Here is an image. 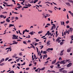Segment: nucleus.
Segmentation results:
<instances>
[{"instance_id":"obj_1","label":"nucleus","mask_w":73,"mask_h":73,"mask_svg":"<svg viewBox=\"0 0 73 73\" xmlns=\"http://www.w3.org/2000/svg\"><path fill=\"white\" fill-rule=\"evenodd\" d=\"M65 60H63L61 61L60 62V64H63V65H64L65 64Z\"/></svg>"},{"instance_id":"obj_2","label":"nucleus","mask_w":73,"mask_h":73,"mask_svg":"<svg viewBox=\"0 0 73 73\" xmlns=\"http://www.w3.org/2000/svg\"><path fill=\"white\" fill-rule=\"evenodd\" d=\"M13 37H12V38L13 39H19V38H17V36H16V35H13Z\"/></svg>"},{"instance_id":"obj_3","label":"nucleus","mask_w":73,"mask_h":73,"mask_svg":"<svg viewBox=\"0 0 73 73\" xmlns=\"http://www.w3.org/2000/svg\"><path fill=\"white\" fill-rule=\"evenodd\" d=\"M72 65V63H70L69 64H68L66 66V67H70V66H71Z\"/></svg>"},{"instance_id":"obj_4","label":"nucleus","mask_w":73,"mask_h":73,"mask_svg":"<svg viewBox=\"0 0 73 73\" xmlns=\"http://www.w3.org/2000/svg\"><path fill=\"white\" fill-rule=\"evenodd\" d=\"M56 42H58V43H60L61 41V40H60L59 38H57L56 39Z\"/></svg>"},{"instance_id":"obj_5","label":"nucleus","mask_w":73,"mask_h":73,"mask_svg":"<svg viewBox=\"0 0 73 73\" xmlns=\"http://www.w3.org/2000/svg\"><path fill=\"white\" fill-rule=\"evenodd\" d=\"M66 4L68 6H69L70 7H71V5L69 2H66Z\"/></svg>"},{"instance_id":"obj_6","label":"nucleus","mask_w":73,"mask_h":73,"mask_svg":"<svg viewBox=\"0 0 73 73\" xmlns=\"http://www.w3.org/2000/svg\"><path fill=\"white\" fill-rule=\"evenodd\" d=\"M64 68H62L60 69L59 70V72H63V71H62V70H64Z\"/></svg>"},{"instance_id":"obj_7","label":"nucleus","mask_w":73,"mask_h":73,"mask_svg":"<svg viewBox=\"0 0 73 73\" xmlns=\"http://www.w3.org/2000/svg\"><path fill=\"white\" fill-rule=\"evenodd\" d=\"M60 23H61V25H64V26H65V23L64 22V21H61Z\"/></svg>"},{"instance_id":"obj_8","label":"nucleus","mask_w":73,"mask_h":73,"mask_svg":"<svg viewBox=\"0 0 73 73\" xmlns=\"http://www.w3.org/2000/svg\"><path fill=\"white\" fill-rule=\"evenodd\" d=\"M71 49H72V48L71 47L70 48L68 49H67V52H70Z\"/></svg>"},{"instance_id":"obj_9","label":"nucleus","mask_w":73,"mask_h":73,"mask_svg":"<svg viewBox=\"0 0 73 73\" xmlns=\"http://www.w3.org/2000/svg\"><path fill=\"white\" fill-rule=\"evenodd\" d=\"M56 62V59H55V60H53L52 62V64H55Z\"/></svg>"},{"instance_id":"obj_10","label":"nucleus","mask_w":73,"mask_h":73,"mask_svg":"<svg viewBox=\"0 0 73 73\" xmlns=\"http://www.w3.org/2000/svg\"><path fill=\"white\" fill-rule=\"evenodd\" d=\"M10 49H11V47H9V48H6L5 50H7V49H8V50H7V53H8V52L9 51V50H10Z\"/></svg>"},{"instance_id":"obj_11","label":"nucleus","mask_w":73,"mask_h":73,"mask_svg":"<svg viewBox=\"0 0 73 73\" xmlns=\"http://www.w3.org/2000/svg\"><path fill=\"white\" fill-rule=\"evenodd\" d=\"M4 61V58H3L1 60V62L0 61V64L1 63V62H3Z\"/></svg>"},{"instance_id":"obj_12","label":"nucleus","mask_w":73,"mask_h":73,"mask_svg":"<svg viewBox=\"0 0 73 73\" xmlns=\"http://www.w3.org/2000/svg\"><path fill=\"white\" fill-rule=\"evenodd\" d=\"M15 26V25L13 24H9V28H11V27H13Z\"/></svg>"},{"instance_id":"obj_13","label":"nucleus","mask_w":73,"mask_h":73,"mask_svg":"<svg viewBox=\"0 0 73 73\" xmlns=\"http://www.w3.org/2000/svg\"><path fill=\"white\" fill-rule=\"evenodd\" d=\"M6 21L7 22L9 23V22H10V20L8 18H7V19H6Z\"/></svg>"},{"instance_id":"obj_14","label":"nucleus","mask_w":73,"mask_h":73,"mask_svg":"<svg viewBox=\"0 0 73 73\" xmlns=\"http://www.w3.org/2000/svg\"><path fill=\"white\" fill-rule=\"evenodd\" d=\"M45 13H43L42 14V17H45Z\"/></svg>"},{"instance_id":"obj_15","label":"nucleus","mask_w":73,"mask_h":73,"mask_svg":"<svg viewBox=\"0 0 73 73\" xmlns=\"http://www.w3.org/2000/svg\"><path fill=\"white\" fill-rule=\"evenodd\" d=\"M50 40H48V41L47 42V44L49 45H50Z\"/></svg>"},{"instance_id":"obj_16","label":"nucleus","mask_w":73,"mask_h":73,"mask_svg":"<svg viewBox=\"0 0 73 73\" xmlns=\"http://www.w3.org/2000/svg\"><path fill=\"white\" fill-rule=\"evenodd\" d=\"M17 5H18V7H21V8H22V6H21L20 5V4L19 3H17Z\"/></svg>"},{"instance_id":"obj_17","label":"nucleus","mask_w":73,"mask_h":73,"mask_svg":"<svg viewBox=\"0 0 73 73\" xmlns=\"http://www.w3.org/2000/svg\"><path fill=\"white\" fill-rule=\"evenodd\" d=\"M45 69V67H44L42 68H41L40 70H44V69Z\"/></svg>"},{"instance_id":"obj_18","label":"nucleus","mask_w":73,"mask_h":73,"mask_svg":"<svg viewBox=\"0 0 73 73\" xmlns=\"http://www.w3.org/2000/svg\"><path fill=\"white\" fill-rule=\"evenodd\" d=\"M68 1L73 3V1L72 0H68Z\"/></svg>"},{"instance_id":"obj_19","label":"nucleus","mask_w":73,"mask_h":73,"mask_svg":"<svg viewBox=\"0 0 73 73\" xmlns=\"http://www.w3.org/2000/svg\"><path fill=\"white\" fill-rule=\"evenodd\" d=\"M63 73H67V71H66L65 70H64L63 71Z\"/></svg>"},{"instance_id":"obj_20","label":"nucleus","mask_w":73,"mask_h":73,"mask_svg":"<svg viewBox=\"0 0 73 73\" xmlns=\"http://www.w3.org/2000/svg\"><path fill=\"white\" fill-rule=\"evenodd\" d=\"M6 6L7 7H12L13 6V5H7Z\"/></svg>"},{"instance_id":"obj_21","label":"nucleus","mask_w":73,"mask_h":73,"mask_svg":"<svg viewBox=\"0 0 73 73\" xmlns=\"http://www.w3.org/2000/svg\"><path fill=\"white\" fill-rule=\"evenodd\" d=\"M17 56V54H14V56H13L12 57H13V58H14V57H15L16 56Z\"/></svg>"},{"instance_id":"obj_22","label":"nucleus","mask_w":73,"mask_h":73,"mask_svg":"<svg viewBox=\"0 0 73 73\" xmlns=\"http://www.w3.org/2000/svg\"><path fill=\"white\" fill-rule=\"evenodd\" d=\"M0 17L1 18H2V17H4V15H0Z\"/></svg>"},{"instance_id":"obj_23","label":"nucleus","mask_w":73,"mask_h":73,"mask_svg":"<svg viewBox=\"0 0 73 73\" xmlns=\"http://www.w3.org/2000/svg\"><path fill=\"white\" fill-rule=\"evenodd\" d=\"M70 31L72 32L73 31V29L72 27H70Z\"/></svg>"},{"instance_id":"obj_24","label":"nucleus","mask_w":73,"mask_h":73,"mask_svg":"<svg viewBox=\"0 0 73 73\" xmlns=\"http://www.w3.org/2000/svg\"><path fill=\"white\" fill-rule=\"evenodd\" d=\"M43 56H44V57H46V58H47V57H48V56H47V55H46V54L44 55Z\"/></svg>"},{"instance_id":"obj_25","label":"nucleus","mask_w":73,"mask_h":73,"mask_svg":"<svg viewBox=\"0 0 73 73\" xmlns=\"http://www.w3.org/2000/svg\"><path fill=\"white\" fill-rule=\"evenodd\" d=\"M42 33V31H39L38 32V34H40Z\"/></svg>"},{"instance_id":"obj_26","label":"nucleus","mask_w":73,"mask_h":73,"mask_svg":"<svg viewBox=\"0 0 73 73\" xmlns=\"http://www.w3.org/2000/svg\"><path fill=\"white\" fill-rule=\"evenodd\" d=\"M17 43H18V42H15L14 43H13V44H17Z\"/></svg>"},{"instance_id":"obj_27","label":"nucleus","mask_w":73,"mask_h":73,"mask_svg":"<svg viewBox=\"0 0 73 73\" xmlns=\"http://www.w3.org/2000/svg\"><path fill=\"white\" fill-rule=\"evenodd\" d=\"M40 47H41L40 48L41 49H42V48H43V47H44V46L42 45V46H40Z\"/></svg>"},{"instance_id":"obj_28","label":"nucleus","mask_w":73,"mask_h":73,"mask_svg":"<svg viewBox=\"0 0 73 73\" xmlns=\"http://www.w3.org/2000/svg\"><path fill=\"white\" fill-rule=\"evenodd\" d=\"M23 42L24 44H25L26 45H27V44L26 43V42L24 41Z\"/></svg>"},{"instance_id":"obj_29","label":"nucleus","mask_w":73,"mask_h":73,"mask_svg":"<svg viewBox=\"0 0 73 73\" xmlns=\"http://www.w3.org/2000/svg\"><path fill=\"white\" fill-rule=\"evenodd\" d=\"M29 36H26V38H31V36L29 35H28Z\"/></svg>"},{"instance_id":"obj_30","label":"nucleus","mask_w":73,"mask_h":73,"mask_svg":"<svg viewBox=\"0 0 73 73\" xmlns=\"http://www.w3.org/2000/svg\"><path fill=\"white\" fill-rule=\"evenodd\" d=\"M5 23V21H3V22H0V24H2L3 23Z\"/></svg>"},{"instance_id":"obj_31","label":"nucleus","mask_w":73,"mask_h":73,"mask_svg":"<svg viewBox=\"0 0 73 73\" xmlns=\"http://www.w3.org/2000/svg\"><path fill=\"white\" fill-rule=\"evenodd\" d=\"M31 5H32L31 4L28 3V7H31Z\"/></svg>"},{"instance_id":"obj_32","label":"nucleus","mask_w":73,"mask_h":73,"mask_svg":"<svg viewBox=\"0 0 73 73\" xmlns=\"http://www.w3.org/2000/svg\"><path fill=\"white\" fill-rule=\"evenodd\" d=\"M60 45H62V44H64V42H60Z\"/></svg>"},{"instance_id":"obj_33","label":"nucleus","mask_w":73,"mask_h":73,"mask_svg":"<svg viewBox=\"0 0 73 73\" xmlns=\"http://www.w3.org/2000/svg\"><path fill=\"white\" fill-rule=\"evenodd\" d=\"M52 25H53L54 28H56V26H55V24H52Z\"/></svg>"},{"instance_id":"obj_34","label":"nucleus","mask_w":73,"mask_h":73,"mask_svg":"<svg viewBox=\"0 0 73 73\" xmlns=\"http://www.w3.org/2000/svg\"><path fill=\"white\" fill-rule=\"evenodd\" d=\"M2 13L3 14H5V13H6L7 14V12H3V13Z\"/></svg>"},{"instance_id":"obj_35","label":"nucleus","mask_w":73,"mask_h":73,"mask_svg":"<svg viewBox=\"0 0 73 73\" xmlns=\"http://www.w3.org/2000/svg\"><path fill=\"white\" fill-rule=\"evenodd\" d=\"M66 33H68V34H69V30H68V31H66Z\"/></svg>"},{"instance_id":"obj_36","label":"nucleus","mask_w":73,"mask_h":73,"mask_svg":"<svg viewBox=\"0 0 73 73\" xmlns=\"http://www.w3.org/2000/svg\"><path fill=\"white\" fill-rule=\"evenodd\" d=\"M59 60L61 61V60H62V58H61V57H59Z\"/></svg>"},{"instance_id":"obj_37","label":"nucleus","mask_w":73,"mask_h":73,"mask_svg":"<svg viewBox=\"0 0 73 73\" xmlns=\"http://www.w3.org/2000/svg\"><path fill=\"white\" fill-rule=\"evenodd\" d=\"M48 49L50 50H53V48H48Z\"/></svg>"},{"instance_id":"obj_38","label":"nucleus","mask_w":73,"mask_h":73,"mask_svg":"<svg viewBox=\"0 0 73 73\" xmlns=\"http://www.w3.org/2000/svg\"><path fill=\"white\" fill-rule=\"evenodd\" d=\"M9 59V58H7L5 60V61H7Z\"/></svg>"},{"instance_id":"obj_39","label":"nucleus","mask_w":73,"mask_h":73,"mask_svg":"<svg viewBox=\"0 0 73 73\" xmlns=\"http://www.w3.org/2000/svg\"><path fill=\"white\" fill-rule=\"evenodd\" d=\"M11 20H13V19L15 18V17H11Z\"/></svg>"},{"instance_id":"obj_40","label":"nucleus","mask_w":73,"mask_h":73,"mask_svg":"<svg viewBox=\"0 0 73 73\" xmlns=\"http://www.w3.org/2000/svg\"><path fill=\"white\" fill-rule=\"evenodd\" d=\"M51 34H52V33H50L49 31V33H48V36H49V35H51Z\"/></svg>"},{"instance_id":"obj_41","label":"nucleus","mask_w":73,"mask_h":73,"mask_svg":"<svg viewBox=\"0 0 73 73\" xmlns=\"http://www.w3.org/2000/svg\"><path fill=\"white\" fill-rule=\"evenodd\" d=\"M36 41V42H38V41H40V40L38 39H36L35 40Z\"/></svg>"},{"instance_id":"obj_42","label":"nucleus","mask_w":73,"mask_h":73,"mask_svg":"<svg viewBox=\"0 0 73 73\" xmlns=\"http://www.w3.org/2000/svg\"><path fill=\"white\" fill-rule=\"evenodd\" d=\"M32 60H35V58H33V55H32Z\"/></svg>"},{"instance_id":"obj_43","label":"nucleus","mask_w":73,"mask_h":73,"mask_svg":"<svg viewBox=\"0 0 73 73\" xmlns=\"http://www.w3.org/2000/svg\"><path fill=\"white\" fill-rule=\"evenodd\" d=\"M69 23V21H66V23L67 24H68V23Z\"/></svg>"},{"instance_id":"obj_44","label":"nucleus","mask_w":73,"mask_h":73,"mask_svg":"<svg viewBox=\"0 0 73 73\" xmlns=\"http://www.w3.org/2000/svg\"><path fill=\"white\" fill-rule=\"evenodd\" d=\"M69 13H70V14H71V15H72V12H71V11H68Z\"/></svg>"},{"instance_id":"obj_45","label":"nucleus","mask_w":73,"mask_h":73,"mask_svg":"<svg viewBox=\"0 0 73 73\" xmlns=\"http://www.w3.org/2000/svg\"><path fill=\"white\" fill-rule=\"evenodd\" d=\"M64 53H61L60 54V56H62V55H63Z\"/></svg>"},{"instance_id":"obj_46","label":"nucleus","mask_w":73,"mask_h":73,"mask_svg":"<svg viewBox=\"0 0 73 73\" xmlns=\"http://www.w3.org/2000/svg\"><path fill=\"white\" fill-rule=\"evenodd\" d=\"M36 48L37 49V53H38V48H37V47H36Z\"/></svg>"},{"instance_id":"obj_47","label":"nucleus","mask_w":73,"mask_h":73,"mask_svg":"<svg viewBox=\"0 0 73 73\" xmlns=\"http://www.w3.org/2000/svg\"><path fill=\"white\" fill-rule=\"evenodd\" d=\"M19 31V33L20 35H22V34H21V33H20V30H18Z\"/></svg>"},{"instance_id":"obj_48","label":"nucleus","mask_w":73,"mask_h":73,"mask_svg":"<svg viewBox=\"0 0 73 73\" xmlns=\"http://www.w3.org/2000/svg\"><path fill=\"white\" fill-rule=\"evenodd\" d=\"M49 33V31H48L47 32V33L46 34L47 35H48V33Z\"/></svg>"},{"instance_id":"obj_49","label":"nucleus","mask_w":73,"mask_h":73,"mask_svg":"<svg viewBox=\"0 0 73 73\" xmlns=\"http://www.w3.org/2000/svg\"><path fill=\"white\" fill-rule=\"evenodd\" d=\"M16 20H18L19 19V18L18 17H16L15 18Z\"/></svg>"},{"instance_id":"obj_50","label":"nucleus","mask_w":73,"mask_h":73,"mask_svg":"<svg viewBox=\"0 0 73 73\" xmlns=\"http://www.w3.org/2000/svg\"><path fill=\"white\" fill-rule=\"evenodd\" d=\"M12 60V59H10L8 60V61L9 62V61H11Z\"/></svg>"},{"instance_id":"obj_51","label":"nucleus","mask_w":73,"mask_h":73,"mask_svg":"<svg viewBox=\"0 0 73 73\" xmlns=\"http://www.w3.org/2000/svg\"><path fill=\"white\" fill-rule=\"evenodd\" d=\"M43 56L42 55H41L40 57V59H42V57H43Z\"/></svg>"},{"instance_id":"obj_52","label":"nucleus","mask_w":73,"mask_h":73,"mask_svg":"<svg viewBox=\"0 0 73 73\" xmlns=\"http://www.w3.org/2000/svg\"><path fill=\"white\" fill-rule=\"evenodd\" d=\"M66 28H70V27L69 26V25H67V26Z\"/></svg>"},{"instance_id":"obj_53","label":"nucleus","mask_w":73,"mask_h":73,"mask_svg":"<svg viewBox=\"0 0 73 73\" xmlns=\"http://www.w3.org/2000/svg\"><path fill=\"white\" fill-rule=\"evenodd\" d=\"M19 56H22V52H21L19 54Z\"/></svg>"},{"instance_id":"obj_54","label":"nucleus","mask_w":73,"mask_h":73,"mask_svg":"<svg viewBox=\"0 0 73 73\" xmlns=\"http://www.w3.org/2000/svg\"><path fill=\"white\" fill-rule=\"evenodd\" d=\"M60 61H58L57 62V63H56V64H59V63H60Z\"/></svg>"},{"instance_id":"obj_55","label":"nucleus","mask_w":73,"mask_h":73,"mask_svg":"<svg viewBox=\"0 0 73 73\" xmlns=\"http://www.w3.org/2000/svg\"><path fill=\"white\" fill-rule=\"evenodd\" d=\"M46 25H47L48 26H50V25L49 23L47 24Z\"/></svg>"},{"instance_id":"obj_56","label":"nucleus","mask_w":73,"mask_h":73,"mask_svg":"<svg viewBox=\"0 0 73 73\" xmlns=\"http://www.w3.org/2000/svg\"><path fill=\"white\" fill-rule=\"evenodd\" d=\"M3 65H4V63H3L0 64V65H1V66H3Z\"/></svg>"},{"instance_id":"obj_57","label":"nucleus","mask_w":73,"mask_h":73,"mask_svg":"<svg viewBox=\"0 0 73 73\" xmlns=\"http://www.w3.org/2000/svg\"><path fill=\"white\" fill-rule=\"evenodd\" d=\"M45 3H47V4H50V2H46Z\"/></svg>"},{"instance_id":"obj_58","label":"nucleus","mask_w":73,"mask_h":73,"mask_svg":"<svg viewBox=\"0 0 73 73\" xmlns=\"http://www.w3.org/2000/svg\"><path fill=\"white\" fill-rule=\"evenodd\" d=\"M38 69H39V68H38V69H37L36 70H35V71L36 72H37L38 71Z\"/></svg>"},{"instance_id":"obj_59","label":"nucleus","mask_w":73,"mask_h":73,"mask_svg":"<svg viewBox=\"0 0 73 73\" xmlns=\"http://www.w3.org/2000/svg\"><path fill=\"white\" fill-rule=\"evenodd\" d=\"M64 50H63L61 51V52H60V53H62V52H64Z\"/></svg>"},{"instance_id":"obj_60","label":"nucleus","mask_w":73,"mask_h":73,"mask_svg":"<svg viewBox=\"0 0 73 73\" xmlns=\"http://www.w3.org/2000/svg\"><path fill=\"white\" fill-rule=\"evenodd\" d=\"M23 34H22L23 35L24 34V33H25V31H23Z\"/></svg>"},{"instance_id":"obj_61","label":"nucleus","mask_w":73,"mask_h":73,"mask_svg":"<svg viewBox=\"0 0 73 73\" xmlns=\"http://www.w3.org/2000/svg\"><path fill=\"white\" fill-rule=\"evenodd\" d=\"M48 12H49L50 13H52V11L50 10H48Z\"/></svg>"},{"instance_id":"obj_62","label":"nucleus","mask_w":73,"mask_h":73,"mask_svg":"<svg viewBox=\"0 0 73 73\" xmlns=\"http://www.w3.org/2000/svg\"><path fill=\"white\" fill-rule=\"evenodd\" d=\"M50 68H52V69L53 68V66H50Z\"/></svg>"},{"instance_id":"obj_63","label":"nucleus","mask_w":73,"mask_h":73,"mask_svg":"<svg viewBox=\"0 0 73 73\" xmlns=\"http://www.w3.org/2000/svg\"><path fill=\"white\" fill-rule=\"evenodd\" d=\"M41 1H40L39 2V3H38V4H40V3H41Z\"/></svg>"},{"instance_id":"obj_64","label":"nucleus","mask_w":73,"mask_h":73,"mask_svg":"<svg viewBox=\"0 0 73 73\" xmlns=\"http://www.w3.org/2000/svg\"><path fill=\"white\" fill-rule=\"evenodd\" d=\"M29 68H27L26 69V70H29Z\"/></svg>"}]
</instances>
